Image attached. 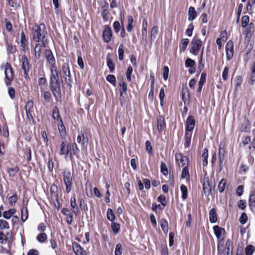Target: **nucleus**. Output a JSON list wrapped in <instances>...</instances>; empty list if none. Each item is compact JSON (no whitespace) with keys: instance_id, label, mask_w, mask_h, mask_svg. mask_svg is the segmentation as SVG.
Segmentation results:
<instances>
[{"instance_id":"nucleus-31","label":"nucleus","mask_w":255,"mask_h":255,"mask_svg":"<svg viewBox=\"0 0 255 255\" xmlns=\"http://www.w3.org/2000/svg\"><path fill=\"white\" fill-rule=\"evenodd\" d=\"M107 218L111 222H114L115 220V216L111 209H108L107 213Z\"/></svg>"},{"instance_id":"nucleus-18","label":"nucleus","mask_w":255,"mask_h":255,"mask_svg":"<svg viewBox=\"0 0 255 255\" xmlns=\"http://www.w3.org/2000/svg\"><path fill=\"white\" fill-rule=\"evenodd\" d=\"M192 137V132H185L184 137V146L185 148H189L190 146Z\"/></svg>"},{"instance_id":"nucleus-61","label":"nucleus","mask_w":255,"mask_h":255,"mask_svg":"<svg viewBox=\"0 0 255 255\" xmlns=\"http://www.w3.org/2000/svg\"><path fill=\"white\" fill-rule=\"evenodd\" d=\"M174 234L173 233H170L169 234V245L172 246L174 243Z\"/></svg>"},{"instance_id":"nucleus-21","label":"nucleus","mask_w":255,"mask_h":255,"mask_svg":"<svg viewBox=\"0 0 255 255\" xmlns=\"http://www.w3.org/2000/svg\"><path fill=\"white\" fill-rule=\"evenodd\" d=\"M209 219L212 223H215L217 221V215L215 209H212L210 211Z\"/></svg>"},{"instance_id":"nucleus-5","label":"nucleus","mask_w":255,"mask_h":255,"mask_svg":"<svg viewBox=\"0 0 255 255\" xmlns=\"http://www.w3.org/2000/svg\"><path fill=\"white\" fill-rule=\"evenodd\" d=\"M202 45V41L197 37H194L192 40V47L190 50L191 53L195 55H198Z\"/></svg>"},{"instance_id":"nucleus-28","label":"nucleus","mask_w":255,"mask_h":255,"mask_svg":"<svg viewBox=\"0 0 255 255\" xmlns=\"http://www.w3.org/2000/svg\"><path fill=\"white\" fill-rule=\"evenodd\" d=\"M147 22L145 19L142 21V35L143 37H146L147 34Z\"/></svg>"},{"instance_id":"nucleus-11","label":"nucleus","mask_w":255,"mask_h":255,"mask_svg":"<svg viewBox=\"0 0 255 255\" xmlns=\"http://www.w3.org/2000/svg\"><path fill=\"white\" fill-rule=\"evenodd\" d=\"M226 56L228 60H230L234 54V44L231 40L229 41L226 45Z\"/></svg>"},{"instance_id":"nucleus-52","label":"nucleus","mask_w":255,"mask_h":255,"mask_svg":"<svg viewBox=\"0 0 255 255\" xmlns=\"http://www.w3.org/2000/svg\"><path fill=\"white\" fill-rule=\"evenodd\" d=\"M78 64L80 67L81 69H83L84 67V62L83 61L82 58L81 56V53L78 52Z\"/></svg>"},{"instance_id":"nucleus-24","label":"nucleus","mask_w":255,"mask_h":255,"mask_svg":"<svg viewBox=\"0 0 255 255\" xmlns=\"http://www.w3.org/2000/svg\"><path fill=\"white\" fill-rule=\"evenodd\" d=\"M4 240L8 241H11V234L7 233L5 235L2 231H0V241L2 242Z\"/></svg>"},{"instance_id":"nucleus-54","label":"nucleus","mask_w":255,"mask_h":255,"mask_svg":"<svg viewBox=\"0 0 255 255\" xmlns=\"http://www.w3.org/2000/svg\"><path fill=\"white\" fill-rule=\"evenodd\" d=\"M194 29V26L192 24H190L188 26V28L186 31V33L189 36H191L192 34V31Z\"/></svg>"},{"instance_id":"nucleus-41","label":"nucleus","mask_w":255,"mask_h":255,"mask_svg":"<svg viewBox=\"0 0 255 255\" xmlns=\"http://www.w3.org/2000/svg\"><path fill=\"white\" fill-rule=\"evenodd\" d=\"M249 22V17L248 15H244L242 18V26L245 27Z\"/></svg>"},{"instance_id":"nucleus-33","label":"nucleus","mask_w":255,"mask_h":255,"mask_svg":"<svg viewBox=\"0 0 255 255\" xmlns=\"http://www.w3.org/2000/svg\"><path fill=\"white\" fill-rule=\"evenodd\" d=\"M8 229V223L4 220L0 219V230H7Z\"/></svg>"},{"instance_id":"nucleus-49","label":"nucleus","mask_w":255,"mask_h":255,"mask_svg":"<svg viewBox=\"0 0 255 255\" xmlns=\"http://www.w3.org/2000/svg\"><path fill=\"white\" fill-rule=\"evenodd\" d=\"M47 239L46 235L45 233H41L38 235L37 237V240L39 242L43 243L46 241Z\"/></svg>"},{"instance_id":"nucleus-22","label":"nucleus","mask_w":255,"mask_h":255,"mask_svg":"<svg viewBox=\"0 0 255 255\" xmlns=\"http://www.w3.org/2000/svg\"><path fill=\"white\" fill-rule=\"evenodd\" d=\"M43 44L41 45L40 43H37L35 45L34 48L35 56L37 59H38L40 55L42 49Z\"/></svg>"},{"instance_id":"nucleus-3","label":"nucleus","mask_w":255,"mask_h":255,"mask_svg":"<svg viewBox=\"0 0 255 255\" xmlns=\"http://www.w3.org/2000/svg\"><path fill=\"white\" fill-rule=\"evenodd\" d=\"M175 159L176 164L183 168L181 175H189L188 157L181 153H176L175 154Z\"/></svg>"},{"instance_id":"nucleus-10","label":"nucleus","mask_w":255,"mask_h":255,"mask_svg":"<svg viewBox=\"0 0 255 255\" xmlns=\"http://www.w3.org/2000/svg\"><path fill=\"white\" fill-rule=\"evenodd\" d=\"M45 55L46 61L50 64V67L56 66V60L52 51L50 50H45Z\"/></svg>"},{"instance_id":"nucleus-16","label":"nucleus","mask_w":255,"mask_h":255,"mask_svg":"<svg viewBox=\"0 0 255 255\" xmlns=\"http://www.w3.org/2000/svg\"><path fill=\"white\" fill-rule=\"evenodd\" d=\"M157 122L158 130L160 132H161L165 128V124L164 118L161 116H159L157 119Z\"/></svg>"},{"instance_id":"nucleus-58","label":"nucleus","mask_w":255,"mask_h":255,"mask_svg":"<svg viewBox=\"0 0 255 255\" xmlns=\"http://www.w3.org/2000/svg\"><path fill=\"white\" fill-rule=\"evenodd\" d=\"M51 97V95L49 92L45 91L44 92L43 98L46 102H49Z\"/></svg>"},{"instance_id":"nucleus-15","label":"nucleus","mask_w":255,"mask_h":255,"mask_svg":"<svg viewBox=\"0 0 255 255\" xmlns=\"http://www.w3.org/2000/svg\"><path fill=\"white\" fill-rule=\"evenodd\" d=\"M22 68L24 71V74L27 75L29 71V63L28 59L25 56H22Z\"/></svg>"},{"instance_id":"nucleus-36","label":"nucleus","mask_w":255,"mask_h":255,"mask_svg":"<svg viewBox=\"0 0 255 255\" xmlns=\"http://www.w3.org/2000/svg\"><path fill=\"white\" fill-rule=\"evenodd\" d=\"M185 64L186 67L192 68L195 67V62L190 58H187L185 61Z\"/></svg>"},{"instance_id":"nucleus-25","label":"nucleus","mask_w":255,"mask_h":255,"mask_svg":"<svg viewBox=\"0 0 255 255\" xmlns=\"http://www.w3.org/2000/svg\"><path fill=\"white\" fill-rule=\"evenodd\" d=\"M15 210L14 209H9L8 211L3 213V217L5 219H9L15 213Z\"/></svg>"},{"instance_id":"nucleus-64","label":"nucleus","mask_w":255,"mask_h":255,"mask_svg":"<svg viewBox=\"0 0 255 255\" xmlns=\"http://www.w3.org/2000/svg\"><path fill=\"white\" fill-rule=\"evenodd\" d=\"M252 197L251 196L249 199L250 206L252 210H255V200H253Z\"/></svg>"},{"instance_id":"nucleus-8","label":"nucleus","mask_w":255,"mask_h":255,"mask_svg":"<svg viewBox=\"0 0 255 255\" xmlns=\"http://www.w3.org/2000/svg\"><path fill=\"white\" fill-rule=\"evenodd\" d=\"M195 125V120L193 116H189L185 123V132H192Z\"/></svg>"},{"instance_id":"nucleus-6","label":"nucleus","mask_w":255,"mask_h":255,"mask_svg":"<svg viewBox=\"0 0 255 255\" xmlns=\"http://www.w3.org/2000/svg\"><path fill=\"white\" fill-rule=\"evenodd\" d=\"M60 154L64 155L65 158L71 156V146L66 141H63L60 145Z\"/></svg>"},{"instance_id":"nucleus-56","label":"nucleus","mask_w":255,"mask_h":255,"mask_svg":"<svg viewBox=\"0 0 255 255\" xmlns=\"http://www.w3.org/2000/svg\"><path fill=\"white\" fill-rule=\"evenodd\" d=\"M114 29L116 33H118L120 30L121 25L119 21H115L113 24Z\"/></svg>"},{"instance_id":"nucleus-30","label":"nucleus","mask_w":255,"mask_h":255,"mask_svg":"<svg viewBox=\"0 0 255 255\" xmlns=\"http://www.w3.org/2000/svg\"><path fill=\"white\" fill-rule=\"evenodd\" d=\"M180 190L182 193V198L185 200L187 197L188 189L186 186L182 185L180 187Z\"/></svg>"},{"instance_id":"nucleus-26","label":"nucleus","mask_w":255,"mask_h":255,"mask_svg":"<svg viewBox=\"0 0 255 255\" xmlns=\"http://www.w3.org/2000/svg\"><path fill=\"white\" fill-rule=\"evenodd\" d=\"M160 224L163 232L165 234H167L168 231V224L167 222L164 219H162L160 222Z\"/></svg>"},{"instance_id":"nucleus-9","label":"nucleus","mask_w":255,"mask_h":255,"mask_svg":"<svg viewBox=\"0 0 255 255\" xmlns=\"http://www.w3.org/2000/svg\"><path fill=\"white\" fill-rule=\"evenodd\" d=\"M62 70L64 74V79L66 83L70 85L71 83V74L68 63H64L62 66Z\"/></svg>"},{"instance_id":"nucleus-13","label":"nucleus","mask_w":255,"mask_h":255,"mask_svg":"<svg viewBox=\"0 0 255 255\" xmlns=\"http://www.w3.org/2000/svg\"><path fill=\"white\" fill-rule=\"evenodd\" d=\"M73 250L76 255H86V252L76 243L73 244Z\"/></svg>"},{"instance_id":"nucleus-62","label":"nucleus","mask_w":255,"mask_h":255,"mask_svg":"<svg viewBox=\"0 0 255 255\" xmlns=\"http://www.w3.org/2000/svg\"><path fill=\"white\" fill-rule=\"evenodd\" d=\"M251 141V138L249 136H244L242 141V143L243 145L245 146L247 144H249Z\"/></svg>"},{"instance_id":"nucleus-45","label":"nucleus","mask_w":255,"mask_h":255,"mask_svg":"<svg viewBox=\"0 0 255 255\" xmlns=\"http://www.w3.org/2000/svg\"><path fill=\"white\" fill-rule=\"evenodd\" d=\"M160 168H161V172H162V173L164 175H166L168 173V169H167V166L166 165V164L164 163H163L162 162L161 163Z\"/></svg>"},{"instance_id":"nucleus-35","label":"nucleus","mask_w":255,"mask_h":255,"mask_svg":"<svg viewBox=\"0 0 255 255\" xmlns=\"http://www.w3.org/2000/svg\"><path fill=\"white\" fill-rule=\"evenodd\" d=\"M189 43V40L187 38L183 39L181 40L180 45V49L183 50V51L185 50L187 46Z\"/></svg>"},{"instance_id":"nucleus-2","label":"nucleus","mask_w":255,"mask_h":255,"mask_svg":"<svg viewBox=\"0 0 255 255\" xmlns=\"http://www.w3.org/2000/svg\"><path fill=\"white\" fill-rule=\"evenodd\" d=\"M47 31L44 24L40 23L39 25L35 24L32 28V37L35 42L41 41L43 47H45L47 44V40L46 39Z\"/></svg>"},{"instance_id":"nucleus-1","label":"nucleus","mask_w":255,"mask_h":255,"mask_svg":"<svg viewBox=\"0 0 255 255\" xmlns=\"http://www.w3.org/2000/svg\"><path fill=\"white\" fill-rule=\"evenodd\" d=\"M51 73L50 85L52 93L57 100L61 99L60 84L62 82L61 73L57 70L56 66L50 67Z\"/></svg>"},{"instance_id":"nucleus-20","label":"nucleus","mask_w":255,"mask_h":255,"mask_svg":"<svg viewBox=\"0 0 255 255\" xmlns=\"http://www.w3.org/2000/svg\"><path fill=\"white\" fill-rule=\"evenodd\" d=\"M64 181L66 186V191L69 193L71 190V185L72 182V178L71 176H65Z\"/></svg>"},{"instance_id":"nucleus-46","label":"nucleus","mask_w":255,"mask_h":255,"mask_svg":"<svg viewBox=\"0 0 255 255\" xmlns=\"http://www.w3.org/2000/svg\"><path fill=\"white\" fill-rule=\"evenodd\" d=\"M119 85L120 86V92L121 93L126 92L127 90V84L125 82L122 81Z\"/></svg>"},{"instance_id":"nucleus-51","label":"nucleus","mask_w":255,"mask_h":255,"mask_svg":"<svg viewBox=\"0 0 255 255\" xmlns=\"http://www.w3.org/2000/svg\"><path fill=\"white\" fill-rule=\"evenodd\" d=\"M109 13V11L108 9H107V8L103 9L102 15V17H103V18L104 20V21H107L108 20Z\"/></svg>"},{"instance_id":"nucleus-63","label":"nucleus","mask_w":255,"mask_h":255,"mask_svg":"<svg viewBox=\"0 0 255 255\" xmlns=\"http://www.w3.org/2000/svg\"><path fill=\"white\" fill-rule=\"evenodd\" d=\"M8 95L9 96V97L11 98V99H13L15 97V91L14 90V89L12 87H9L8 88Z\"/></svg>"},{"instance_id":"nucleus-37","label":"nucleus","mask_w":255,"mask_h":255,"mask_svg":"<svg viewBox=\"0 0 255 255\" xmlns=\"http://www.w3.org/2000/svg\"><path fill=\"white\" fill-rule=\"evenodd\" d=\"M124 53V45H123V44H121L119 46V47L118 49L119 58L120 60H122L123 59Z\"/></svg>"},{"instance_id":"nucleus-34","label":"nucleus","mask_w":255,"mask_h":255,"mask_svg":"<svg viewBox=\"0 0 255 255\" xmlns=\"http://www.w3.org/2000/svg\"><path fill=\"white\" fill-rule=\"evenodd\" d=\"M107 80L111 83L113 86L116 85V77L113 75H109L106 77Z\"/></svg>"},{"instance_id":"nucleus-59","label":"nucleus","mask_w":255,"mask_h":255,"mask_svg":"<svg viewBox=\"0 0 255 255\" xmlns=\"http://www.w3.org/2000/svg\"><path fill=\"white\" fill-rule=\"evenodd\" d=\"M158 201L161 203V204L165 206L166 204L165 197L163 195H160L158 197Z\"/></svg>"},{"instance_id":"nucleus-27","label":"nucleus","mask_w":255,"mask_h":255,"mask_svg":"<svg viewBox=\"0 0 255 255\" xmlns=\"http://www.w3.org/2000/svg\"><path fill=\"white\" fill-rule=\"evenodd\" d=\"M71 206L73 209V212L75 214H77L78 213V210L77 207L76 205V201L75 198L72 197L71 199V202H70Z\"/></svg>"},{"instance_id":"nucleus-47","label":"nucleus","mask_w":255,"mask_h":255,"mask_svg":"<svg viewBox=\"0 0 255 255\" xmlns=\"http://www.w3.org/2000/svg\"><path fill=\"white\" fill-rule=\"evenodd\" d=\"M122 247L121 244H117L116 246L115 251V255H122Z\"/></svg>"},{"instance_id":"nucleus-53","label":"nucleus","mask_w":255,"mask_h":255,"mask_svg":"<svg viewBox=\"0 0 255 255\" xmlns=\"http://www.w3.org/2000/svg\"><path fill=\"white\" fill-rule=\"evenodd\" d=\"M112 228L113 232L115 234H117L120 229V225L118 224L113 222L112 224Z\"/></svg>"},{"instance_id":"nucleus-19","label":"nucleus","mask_w":255,"mask_h":255,"mask_svg":"<svg viewBox=\"0 0 255 255\" xmlns=\"http://www.w3.org/2000/svg\"><path fill=\"white\" fill-rule=\"evenodd\" d=\"M57 124L59 133L62 138H64L65 135H66V130L64 124L63 123L62 120H60V122H58Z\"/></svg>"},{"instance_id":"nucleus-29","label":"nucleus","mask_w":255,"mask_h":255,"mask_svg":"<svg viewBox=\"0 0 255 255\" xmlns=\"http://www.w3.org/2000/svg\"><path fill=\"white\" fill-rule=\"evenodd\" d=\"M107 64L110 72L112 73L115 70V64L113 62L111 59L108 56L107 58Z\"/></svg>"},{"instance_id":"nucleus-12","label":"nucleus","mask_w":255,"mask_h":255,"mask_svg":"<svg viewBox=\"0 0 255 255\" xmlns=\"http://www.w3.org/2000/svg\"><path fill=\"white\" fill-rule=\"evenodd\" d=\"M112 36V31L111 28L108 26H106L103 32L104 41L106 43L109 42L111 40Z\"/></svg>"},{"instance_id":"nucleus-42","label":"nucleus","mask_w":255,"mask_h":255,"mask_svg":"<svg viewBox=\"0 0 255 255\" xmlns=\"http://www.w3.org/2000/svg\"><path fill=\"white\" fill-rule=\"evenodd\" d=\"M158 32V27L157 26H154L151 31V39L155 38Z\"/></svg>"},{"instance_id":"nucleus-60","label":"nucleus","mask_w":255,"mask_h":255,"mask_svg":"<svg viewBox=\"0 0 255 255\" xmlns=\"http://www.w3.org/2000/svg\"><path fill=\"white\" fill-rule=\"evenodd\" d=\"M206 75L204 73H202L201 75L200 79L199 82V85H203L206 81Z\"/></svg>"},{"instance_id":"nucleus-4","label":"nucleus","mask_w":255,"mask_h":255,"mask_svg":"<svg viewBox=\"0 0 255 255\" xmlns=\"http://www.w3.org/2000/svg\"><path fill=\"white\" fill-rule=\"evenodd\" d=\"M1 69L3 70L5 78L4 82L7 86H9L13 79V72L10 64L6 63L1 66Z\"/></svg>"},{"instance_id":"nucleus-17","label":"nucleus","mask_w":255,"mask_h":255,"mask_svg":"<svg viewBox=\"0 0 255 255\" xmlns=\"http://www.w3.org/2000/svg\"><path fill=\"white\" fill-rule=\"evenodd\" d=\"M188 20L192 21L195 19L197 17V12L195 9V8L192 6H190L189 8L188 12Z\"/></svg>"},{"instance_id":"nucleus-23","label":"nucleus","mask_w":255,"mask_h":255,"mask_svg":"<svg viewBox=\"0 0 255 255\" xmlns=\"http://www.w3.org/2000/svg\"><path fill=\"white\" fill-rule=\"evenodd\" d=\"M52 117L54 120H57L58 122H60V120H62L59 115L58 108L57 107L53 108L52 111Z\"/></svg>"},{"instance_id":"nucleus-55","label":"nucleus","mask_w":255,"mask_h":255,"mask_svg":"<svg viewBox=\"0 0 255 255\" xmlns=\"http://www.w3.org/2000/svg\"><path fill=\"white\" fill-rule=\"evenodd\" d=\"M145 146H146V150L148 152V153H152V147L151 144L149 140H147L145 142Z\"/></svg>"},{"instance_id":"nucleus-32","label":"nucleus","mask_w":255,"mask_h":255,"mask_svg":"<svg viewBox=\"0 0 255 255\" xmlns=\"http://www.w3.org/2000/svg\"><path fill=\"white\" fill-rule=\"evenodd\" d=\"M26 45L25 35L24 33L22 32L20 34V45L23 50L25 49Z\"/></svg>"},{"instance_id":"nucleus-44","label":"nucleus","mask_w":255,"mask_h":255,"mask_svg":"<svg viewBox=\"0 0 255 255\" xmlns=\"http://www.w3.org/2000/svg\"><path fill=\"white\" fill-rule=\"evenodd\" d=\"M255 249L254 247L251 245L248 246L246 247L245 252L246 255H252L254 253Z\"/></svg>"},{"instance_id":"nucleus-57","label":"nucleus","mask_w":255,"mask_h":255,"mask_svg":"<svg viewBox=\"0 0 255 255\" xmlns=\"http://www.w3.org/2000/svg\"><path fill=\"white\" fill-rule=\"evenodd\" d=\"M247 215L245 213H243L240 217V221L242 224H245L247 221Z\"/></svg>"},{"instance_id":"nucleus-40","label":"nucleus","mask_w":255,"mask_h":255,"mask_svg":"<svg viewBox=\"0 0 255 255\" xmlns=\"http://www.w3.org/2000/svg\"><path fill=\"white\" fill-rule=\"evenodd\" d=\"M21 220L23 222H25L28 218V212L27 209L23 208L21 210Z\"/></svg>"},{"instance_id":"nucleus-43","label":"nucleus","mask_w":255,"mask_h":255,"mask_svg":"<svg viewBox=\"0 0 255 255\" xmlns=\"http://www.w3.org/2000/svg\"><path fill=\"white\" fill-rule=\"evenodd\" d=\"M226 182L225 180H222L218 185V189L220 192H223L225 190Z\"/></svg>"},{"instance_id":"nucleus-7","label":"nucleus","mask_w":255,"mask_h":255,"mask_svg":"<svg viewBox=\"0 0 255 255\" xmlns=\"http://www.w3.org/2000/svg\"><path fill=\"white\" fill-rule=\"evenodd\" d=\"M26 114L27 119L30 123H33L34 119L33 114L34 112L33 103L32 101H28L26 102L25 106Z\"/></svg>"},{"instance_id":"nucleus-39","label":"nucleus","mask_w":255,"mask_h":255,"mask_svg":"<svg viewBox=\"0 0 255 255\" xmlns=\"http://www.w3.org/2000/svg\"><path fill=\"white\" fill-rule=\"evenodd\" d=\"M132 67L130 66H128L126 73L127 80L128 82H130L131 81V75L132 73Z\"/></svg>"},{"instance_id":"nucleus-48","label":"nucleus","mask_w":255,"mask_h":255,"mask_svg":"<svg viewBox=\"0 0 255 255\" xmlns=\"http://www.w3.org/2000/svg\"><path fill=\"white\" fill-rule=\"evenodd\" d=\"M229 68L228 67H225L224 69V70L222 72V76L223 79L226 81L228 79V73H229Z\"/></svg>"},{"instance_id":"nucleus-14","label":"nucleus","mask_w":255,"mask_h":255,"mask_svg":"<svg viewBox=\"0 0 255 255\" xmlns=\"http://www.w3.org/2000/svg\"><path fill=\"white\" fill-rule=\"evenodd\" d=\"M213 231L215 236L218 239L222 238L225 233L224 229L217 225L213 227Z\"/></svg>"},{"instance_id":"nucleus-50","label":"nucleus","mask_w":255,"mask_h":255,"mask_svg":"<svg viewBox=\"0 0 255 255\" xmlns=\"http://www.w3.org/2000/svg\"><path fill=\"white\" fill-rule=\"evenodd\" d=\"M163 77L165 80H166L168 77L169 68L167 66H164L163 68Z\"/></svg>"},{"instance_id":"nucleus-38","label":"nucleus","mask_w":255,"mask_h":255,"mask_svg":"<svg viewBox=\"0 0 255 255\" xmlns=\"http://www.w3.org/2000/svg\"><path fill=\"white\" fill-rule=\"evenodd\" d=\"M18 171V168L17 166H13L7 169V172L9 175H14Z\"/></svg>"}]
</instances>
